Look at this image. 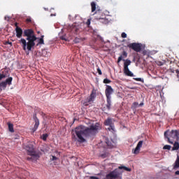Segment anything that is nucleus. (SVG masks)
Listing matches in <instances>:
<instances>
[{
    "instance_id": "43",
    "label": "nucleus",
    "mask_w": 179,
    "mask_h": 179,
    "mask_svg": "<svg viewBox=\"0 0 179 179\" xmlns=\"http://www.w3.org/2000/svg\"><path fill=\"white\" fill-rule=\"evenodd\" d=\"M6 44H9L10 45H12V42H6Z\"/></svg>"
},
{
    "instance_id": "34",
    "label": "nucleus",
    "mask_w": 179,
    "mask_h": 179,
    "mask_svg": "<svg viewBox=\"0 0 179 179\" xmlns=\"http://www.w3.org/2000/svg\"><path fill=\"white\" fill-rule=\"evenodd\" d=\"M51 160L54 162V160H58V158L55 156H52Z\"/></svg>"
},
{
    "instance_id": "16",
    "label": "nucleus",
    "mask_w": 179,
    "mask_h": 179,
    "mask_svg": "<svg viewBox=\"0 0 179 179\" xmlns=\"http://www.w3.org/2000/svg\"><path fill=\"white\" fill-rule=\"evenodd\" d=\"M122 61H125L124 63V69H128V66H129V65H131V60L129 59H122Z\"/></svg>"
},
{
    "instance_id": "9",
    "label": "nucleus",
    "mask_w": 179,
    "mask_h": 179,
    "mask_svg": "<svg viewBox=\"0 0 179 179\" xmlns=\"http://www.w3.org/2000/svg\"><path fill=\"white\" fill-rule=\"evenodd\" d=\"M34 120L35 122L34 127L32 129L33 132H36V131H37L38 128V125H40V120H38V118H37V114H34Z\"/></svg>"
},
{
    "instance_id": "17",
    "label": "nucleus",
    "mask_w": 179,
    "mask_h": 179,
    "mask_svg": "<svg viewBox=\"0 0 179 179\" xmlns=\"http://www.w3.org/2000/svg\"><path fill=\"white\" fill-rule=\"evenodd\" d=\"M85 40H86L85 38H76L74 39V43H82V41H85Z\"/></svg>"
},
{
    "instance_id": "19",
    "label": "nucleus",
    "mask_w": 179,
    "mask_h": 179,
    "mask_svg": "<svg viewBox=\"0 0 179 179\" xmlns=\"http://www.w3.org/2000/svg\"><path fill=\"white\" fill-rule=\"evenodd\" d=\"M179 168V157H177V159L174 163L173 169H178Z\"/></svg>"
},
{
    "instance_id": "27",
    "label": "nucleus",
    "mask_w": 179,
    "mask_h": 179,
    "mask_svg": "<svg viewBox=\"0 0 179 179\" xmlns=\"http://www.w3.org/2000/svg\"><path fill=\"white\" fill-rule=\"evenodd\" d=\"M38 44H44V36H41V38L39 39Z\"/></svg>"
},
{
    "instance_id": "14",
    "label": "nucleus",
    "mask_w": 179,
    "mask_h": 179,
    "mask_svg": "<svg viewBox=\"0 0 179 179\" xmlns=\"http://www.w3.org/2000/svg\"><path fill=\"white\" fill-rule=\"evenodd\" d=\"M128 57V53L126 51H123L122 55H120L117 59V62H121L122 58H127Z\"/></svg>"
},
{
    "instance_id": "33",
    "label": "nucleus",
    "mask_w": 179,
    "mask_h": 179,
    "mask_svg": "<svg viewBox=\"0 0 179 179\" xmlns=\"http://www.w3.org/2000/svg\"><path fill=\"white\" fill-rule=\"evenodd\" d=\"M122 38H127V34L125 32H122Z\"/></svg>"
},
{
    "instance_id": "23",
    "label": "nucleus",
    "mask_w": 179,
    "mask_h": 179,
    "mask_svg": "<svg viewBox=\"0 0 179 179\" xmlns=\"http://www.w3.org/2000/svg\"><path fill=\"white\" fill-rule=\"evenodd\" d=\"M92 12H94L96 10V3L92 1L91 3Z\"/></svg>"
},
{
    "instance_id": "36",
    "label": "nucleus",
    "mask_w": 179,
    "mask_h": 179,
    "mask_svg": "<svg viewBox=\"0 0 179 179\" xmlns=\"http://www.w3.org/2000/svg\"><path fill=\"white\" fill-rule=\"evenodd\" d=\"M97 72H98V73H99V75H102V72H101V69H100V68H98L97 69Z\"/></svg>"
},
{
    "instance_id": "18",
    "label": "nucleus",
    "mask_w": 179,
    "mask_h": 179,
    "mask_svg": "<svg viewBox=\"0 0 179 179\" xmlns=\"http://www.w3.org/2000/svg\"><path fill=\"white\" fill-rule=\"evenodd\" d=\"M119 170H124V171H131V168L127 166H120L118 167Z\"/></svg>"
},
{
    "instance_id": "25",
    "label": "nucleus",
    "mask_w": 179,
    "mask_h": 179,
    "mask_svg": "<svg viewBox=\"0 0 179 179\" xmlns=\"http://www.w3.org/2000/svg\"><path fill=\"white\" fill-rule=\"evenodd\" d=\"M47 138H48V134H43L42 136H41V139L43 141H47Z\"/></svg>"
},
{
    "instance_id": "29",
    "label": "nucleus",
    "mask_w": 179,
    "mask_h": 179,
    "mask_svg": "<svg viewBox=\"0 0 179 179\" xmlns=\"http://www.w3.org/2000/svg\"><path fill=\"white\" fill-rule=\"evenodd\" d=\"M6 78V76L5 74H1L0 73V80H2L3 79H5Z\"/></svg>"
},
{
    "instance_id": "6",
    "label": "nucleus",
    "mask_w": 179,
    "mask_h": 179,
    "mask_svg": "<svg viewBox=\"0 0 179 179\" xmlns=\"http://www.w3.org/2000/svg\"><path fill=\"white\" fill-rule=\"evenodd\" d=\"M120 177V172L117 169L108 173L104 179H117Z\"/></svg>"
},
{
    "instance_id": "42",
    "label": "nucleus",
    "mask_w": 179,
    "mask_h": 179,
    "mask_svg": "<svg viewBox=\"0 0 179 179\" xmlns=\"http://www.w3.org/2000/svg\"><path fill=\"white\" fill-rule=\"evenodd\" d=\"M27 22H31V19L27 18Z\"/></svg>"
},
{
    "instance_id": "21",
    "label": "nucleus",
    "mask_w": 179,
    "mask_h": 179,
    "mask_svg": "<svg viewBox=\"0 0 179 179\" xmlns=\"http://www.w3.org/2000/svg\"><path fill=\"white\" fill-rule=\"evenodd\" d=\"M8 129L10 132H15V130L13 129V124L8 122Z\"/></svg>"
},
{
    "instance_id": "15",
    "label": "nucleus",
    "mask_w": 179,
    "mask_h": 179,
    "mask_svg": "<svg viewBox=\"0 0 179 179\" xmlns=\"http://www.w3.org/2000/svg\"><path fill=\"white\" fill-rule=\"evenodd\" d=\"M124 73L127 75V76L134 77V73L129 71V68L124 69Z\"/></svg>"
},
{
    "instance_id": "10",
    "label": "nucleus",
    "mask_w": 179,
    "mask_h": 179,
    "mask_svg": "<svg viewBox=\"0 0 179 179\" xmlns=\"http://www.w3.org/2000/svg\"><path fill=\"white\" fill-rule=\"evenodd\" d=\"M142 145H143V141H140L138 143L136 148L134 150L133 149L132 150L134 155H138L139 152H141V148H142Z\"/></svg>"
},
{
    "instance_id": "22",
    "label": "nucleus",
    "mask_w": 179,
    "mask_h": 179,
    "mask_svg": "<svg viewBox=\"0 0 179 179\" xmlns=\"http://www.w3.org/2000/svg\"><path fill=\"white\" fill-rule=\"evenodd\" d=\"M106 145L108 146V148H113L114 145H113V143L111 141H110L108 139L106 140Z\"/></svg>"
},
{
    "instance_id": "7",
    "label": "nucleus",
    "mask_w": 179,
    "mask_h": 179,
    "mask_svg": "<svg viewBox=\"0 0 179 179\" xmlns=\"http://www.w3.org/2000/svg\"><path fill=\"white\" fill-rule=\"evenodd\" d=\"M128 47L136 51V52H141V50H142L141 44L136 43H130L128 45Z\"/></svg>"
},
{
    "instance_id": "32",
    "label": "nucleus",
    "mask_w": 179,
    "mask_h": 179,
    "mask_svg": "<svg viewBox=\"0 0 179 179\" xmlns=\"http://www.w3.org/2000/svg\"><path fill=\"white\" fill-rule=\"evenodd\" d=\"M133 106L134 108H136V107H139V103L138 102H134Z\"/></svg>"
},
{
    "instance_id": "26",
    "label": "nucleus",
    "mask_w": 179,
    "mask_h": 179,
    "mask_svg": "<svg viewBox=\"0 0 179 179\" xmlns=\"http://www.w3.org/2000/svg\"><path fill=\"white\" fill-rule=\"evenodd\" d=\"M164 150H170L171 149V145H166L163 147Z\"/></svg>"
},
{
    "instance_id": "5",
    "label": "nucleus",
    "mask_w": 179,
    "mask_h": 179,
    "mask_svg": "<svg viewBox=\"0 0 179 179\" xmlns=\"http://www.w3.org/2000/svg\"><path fill=\"white\" fill-rule=\"evenodd\" d=\"M13 80V78L12 77L8 78L5 81H3L0 83V90H5L6 89V86H10L12 85V81Z\"/></svg>"
},
{
    "instance_id": "3",
    "label": "nucleus",
    "mask_w": 179,
    "mask_h": 179,
    "mask_svg": "<svg viewBox=\"0 0 179 179\" xmlns=\"http://www.w3.org/2000/svg\"><path fill=\"white\" fill-rule=\"evenodd\" d=\"M25 150H27L28 155L30 157H28L27 159L29 162H37L40 158V153L34 151V147L31 144H29L24 147Z\"/></svg>"
},
{
    "instance_id": "13",
    "label": "nucleus",
    "mask_w": 179,
    "mask_h": 179,
    "mask_svg": "<svg viewBox=\"0 0 179 179\" xmlns=\"http://www.w3.org/2000/svg\"><path fill=\"white\" fill-rule=\"evenodd\" d=\"M170 136H171V138H173V139H178L179 131L178 130H171V131L170 132Z\"/></svg>"
},
{
    "instance_id": "20",
    "label": "nucleus",
    "mask_w": 179,
    "mask_h": 179,
    "mask_svg": "<svg viewBox=\"0 0 179 179\" xmlns=\"http://www.w3.org/2000/svg\"><path fill=\"white\" fill-rule=\"evenodd\" d=\"M179 149V143L178 142H175L173 144V147L172 148V150H178Z\"/></svg>"
},
{
    "instance_id": "31",
    "label": "nucleus",
    "mask_w": 179,
    "mask_h": 179,
    "mask_svg": "<svg viewBox=\"0 0 179 179\" xmlns=\"http://www.w3.org/2000/svg\"><path fill=\"white\" fill-rule=\"evenodd\" d=\"M103 83H111V80H108V78H105L103 80Z\"/></svg>"
},
{
    "instance_id": "12",
    "label": "nucleus",
    "mask_w": 179,
    "mask_h": 179,
    "mask_svg": "<svg viewBox=\"0 0 179 179\" xmlns=\"http://www.w3.org/2000/svg\"><path fill=\"white\" fill-rule=\"evenodd\" d=\"M15 33H16V37H17V38H21L22 36H23L24 31H23V29H22V28L19 27H16Z\"/></svg>"
},
{
    "instance_id": "41",
    "label": "nucleus",
    "mask_w": 179,
    "mask_h": 179,
    "mask_svg": "<svg viewBox=\"0 0 179 179\" xmlns=\"http://www.w3.org/2000/svg\"><path fill=\"white\" fill-rule=\"evenodd\" d=\"M175 174H176V176H179V171H176V172H175Z\"/></svg>"
},
{
    "instance_id": "2",
    "label": "nucleus",
    "mask_w": 179,
    "mask_h": 179,
    "mask_svg": "<svg viewBox=\"0 0 179 179\" xmlns=\"http://www.w3.org/2000/svg\"><path fill=\"white\" fill-rule=\"evenodd\" d=\"M23 37H27L26 39L21 38L20 40V43L22 44V48L24 51L28 50V51H31V48L36 45V40H37V37L34 35V31L31 29H28L24 30ZM27 40L28 42L26 41Z\"/></svg>"
},
{
    "instance_id": "38",
    "label": "nucleus",
    "mask_w": 179,
    "mask_h": 179,
    "mask_svg": "<svg viewBox=\"0 0 179 179\" xmlns=\"http://www.w3.org/2000/svg\"><path fill=\"white\" fill-rule=\"evenodd\" d=\"M10 19V17H9V16H5V17H4V20H7V22H9Z\"/></svg>"
},
{
    "instance_id": "35",
    "label": "nucleus",
    "mask_w": 179,
    "mask_h": 179,
    "mask_svg": "<svg viewBox=\"0 0 179 179\" xmlns=\"http://www.w3.org/2000/svg\"><path fill=\"white\" fill-rule=\"evenodd\" d=\"M42 55H43V57H47V50H43Z\"/></svg>"
},
{
    "instance_id": "37",
    "label": "nucleus",
    "mask_w": 179,
    "mask_h": 179,
    "mask_svg": "<svg viewBox=\"0 0 179 179\" xmlns=\"http://www.w3.org/2000/svg\"><path fill=\"white\" fill-rule=\"evenodd\" d=\"M60 38L61 40H64V41H66L68 39H66V37L62 36H60Z\"/></svg>"
},
{
    "instance_id": "30",
    "label": "nucleus",
    "mask_w": 179,
    "mask_h": 179,
    "mask_svg": "<svg viewBox=\"0 0 179 179\" xmlns=\"http://www.w3.org/2000/svg\"><path fill=\"white\" fill-rule=\"evenodd\" d=\"M89 103H90L92 102H89V101L87 100V98L86 101H84L83 104H84V106H89Z\"/></svg>"
},
{
    "instance_id": "44",
    "label": "nucleus",
    "mask_w": 179,
    "mask_h": 179,
    "mask_svg": "<svg viewBox=\"0 0 179 179\" xmlns=\"http://www.w3.org/2000/svg\"><path fill=\"white\" fill-rule=\"evenodd\" d=\"M100 40H101V41H102V42H103V41H104V39H103V38H102V37H100Z\"/></svg>"
},
{
    "instance_id": "4",
    "label": "nucleus",
    "mask_w": 179,
    "mask_h": 179,
    "mask_svg": "<svg viewBox=\"0 0 179 179\" xmlns=\"http://www.w3.org/2000/svg\"><path fill=\"white\" fill-rule=\"evenodd\" d=\"M114 93V90L110 85H106V89L105 90V94L106 96V108L108 110H111V94Z\"/></svg>"
},
{
    "instance_id": "24",
    "label": "nucleus",
    "mask_w": 179,
    "mask_h": 179,
    "mask_svg": "<svg viewBox=\"0 0 179 179\" xmlns=\"http://www.w3.org/2000/svg\"><path fill=\"white\" fill-rule=\"evenodd\" d=\"M164 136L168 139V142H169V143H171V145H173V141H170V138H169L168 131H165V132H164Z\"/></svg>"
},
{
    "instance_id": "40",
    "label": "nucleus",
    "mask_w": 179,
    "mask_h": 179,
    "mask_svg": "<svg viewBox=\"0 0 179 179\" xmlns=\"http://www.w3.org/2000/svg\"><path fill=\"white\" fill-rule=\"evenodd\" d=\"M143 106V102H141L140 104H138V107H142Z\"/></svg>"
},
{
    "instance_id": "8",
    "label": "nucleus",
    "mask_w": 179,
    "mask_h": 179,
    "mask_svg": "<svg viewBox=\"0 0 179 179\" xmlns=\"http://www.w3.org/2000/svg\"><path fill=\"white\" fill-rule=\"evenodd\" d=\"M104 124L110 127L108 128L109 131H114V129H115V127H114V123L113 122V119L110 117L105 120Z\"/></svg>"
},
{
    "instance_id": "28",
    "label": "nucleus",
    "mask_w": 179,
    "mask_h": 179,
    "mask_svg": "<svg viewBox=\"0 0 179 179\" xmlns=\"http://www.w3.org/2000/svg\"><path fill=\"white\" fill-rule=\"evenodd\" d=\"M134 80H136L137 82H143V78H134Z\"/></svg>"
},
{
    "instance_id": "45",
    "label": "nucleus",
    "mask_w": 179,
    "mask_h": 179,
    "mask_svg": "<svg viewBox=\"0 0 179 179\" xmlns=\"http://www.w3.org/2000/svg\"><path fill=\"white\" fill-rule=\"evenodd\" d=\"M102 157H106L103 155H101Z\"/></svg>"
},
{
    "instance_id": "39",
    "label": "nucleus",
    "mask_w": 179,
    "mask_h": 179,
    "mask_svg": "<svg viewBox=\"0 0 179 179\" xmlns=\"http://www.w3.org/2000/svg\"><path fill=\"white\" fill-rule=\"evenodd\" d=\"M90 179H99V178H97L96 176H90Z\"/></svg>"
},
{
    "instance_id": "1",
    "label": "nucleus",
    "mask_w": 179,
    "mask_h": 179,
    "mask_svg": "<svg viewBox=\"0 0 179 179\" xmlns=\"http://www.w3.org/2000/svg\"><path fill=\"white\" fill-rule=\"evenodd\" d=\"M100 129H101L100 123L93 124L90 127L80 125L72 131L71 138L74 142L85 143L86 142V138L94 136V135L99 134Z\"/></svg>"
},
{
    "instance_id": "11",
    "label": "nucleus",
    "mask_w": 179,
    "mask_h": 179,
    "mask_svg": "<svg viewBox=\"0 0 179 179\" xmlns=\"http://www.w3.org/2000/svg\"><path fill=\"white\" fill-rule=\"evenodd\" d=\"M96 90H92L90 96L87 98L88 103H93V101H94V99L96 97Z\"/></svg>"
}]
</instances>
